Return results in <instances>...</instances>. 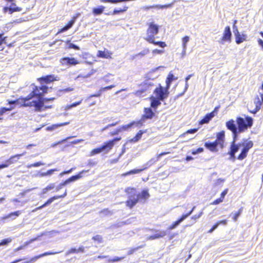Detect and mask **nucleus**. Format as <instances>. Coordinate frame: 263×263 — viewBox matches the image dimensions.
<instances>
[{
    "label": "nucleus",
    "mask_w": 263,
    "mask_h": 263,
    "mask_svg": "<svg viewBox=\"0 0 263 263\" xmlns=\"http://www.w3.org/2000/svg\"><path fill=\"white\" fill-rule=\"evenodd\" d=\"M128 9V7L127 6H124L123 9H115L113 12V14H117L118 13H120L121 12H123L127 10Z\"/></svg>",
    "instance_id": "nucleus-48"
},
{
    "label": "nucleus",
    "mask_w": 263,
    "mask_h": 263,
    "mask_svg": "<svg viewBox=\"0 0 263 263\" xmlns=\"http://www.w3.org/2000/svg\"><path fill=\"white\" fill-rule=\"evenodd\" d=\"M80 15L79 13H78L76 14L74 16H73L71 19V21H70L67 24V30L70 29L73 25L74 24L77 18L79 17Z\"/></svg>",
    "instance_id": "nucleus-37"
},
{
    "label": "nucleus",
    "mask_w": 263,
    "mask_h": 263,
    "mask_svg": "<svg viewBox=\"0 0 263 263\" xmlns=\"http://www.w3.org/2000/svg\"><path fill=\"white\" fill-rule=\"evenodd\" d=\"M25 153V152L22 154H16L10 156L8 159L5 160L4 163L0 164V170L8 167L10 165L16 163Z\"/></svg>",
    "instance_id": "nucleus-8"
},
{
    "label": "nucleus",
    "mask_w": 263,
    "mask_h": 263,
    "mask_svg": "<svg viewBox=\"0 0 263 263\" xmlns=\"http://www.w3.org/2000/svg\"><path fill=\"white\" fill-rule=\"evenodd\" d=\"M71 137H67V146L72 144H77L79 143L80 142L82 141V140H71Z\"/></svg>",
    "instance_id": "nucleus-42"
},
{
    "label": "nucleus",
    "mask_w": 263,
    "mask_h": 263,
    "mask_svg": "<svg viewBox=\"0 0 263 263\" xmlns=\"http://www.w3.org/2000/svg\"><path fill=\"white\" fill-rule=\"evenodd\" d=\"M150 99L151 101V106L153 108H156L161 104L160 101H161L155 97H151Z\"/></svg>",
    "instance_id": "nucleus-30"
},
{
    "label": "nucleus",
    "mask_w": 263,
    "mask_h": 263,
    "mask_svg": "<svg viewBox=\"0 0 263 263\" xmlns=\"http://www.w3.org/2000/svg\"><path fill=\"white\" fill-rule=\"evenodd\" d=\"M105 9L103 6H100L98 8H94L92 10V13L95 15H100L102 14Z\"/></svg>",
    "instance_id": "nucleus-34"
},
{
    "label": "nucleus",
    "mask_w": 263,
    "mask_h": 263,
    "mask_svg": "<svg viewBox=\"0 0 263 263\" xmlns=\"http://www.w3.org/2000/svg\"><path fill=\"white\" fill-rule=\"evenodd\" d=\"M238 37H239L238 39H239V40L242 41V43L243 41L246 40L247 36L246 34H240V36Z\"/></svg>",
    "instance_id": "nucleus-63"
},
{
    "label": "nucleus",
    "mask_w": 263,
    "mask_h": 263,
    "mask_svg": "<svg viewBox=\"0 0 263 263\" xmlns=\"http://www.w3.org/2000/svg\"><path fill=\"white\" fill-rule=\"evenodd\" d=\"M215 116L214 111L205 115V116L200 121V124L208 123Z\"/></svg>",
    "instance_id": "nucleus-25"
},
{
    "label": "nucleus",
    "mask_w": 263,
    "mask_h": 263,
    "mask_svg": "<svg viewBox=\"0 0 263 263\" xmlns=\"http://www.w3.org/2000/svg\"><path fill=\"white\" fill-rule=\"evenodd\" d=\"M159 26L153 22L151 23L146 31V36L144 38L148 42H152L153 37L158 34Z\"/></svg>",
    "instance_id": "nucleus-5"
},
{
    "label": "nucleus",
    "mask_w": 263,
    "mask_h": 263,
    "mask_svg": "<svg viewBox=\"0 0 263 263\" xmlns=\"http://www.w3.org/2000/svg\"><path fill=\"white\" fill-rule=\"evenodd\" d=\"M253 146V143L252 141L247 142V140H244L243 142H242L241 146L243 147L241 149L240 154L238 155L237 159L239 160H242L247 156L248 153L250 148Z\"/></svg>",
    "instance_id": "nucleus-7"
},
{
    "label": "nucleus",
    "mask_w": 263,
    "mask_h": 263,
    "mask_svg": "<svg viewBox=\"0 0 263 263\" xmlns=\"http://www.w3.org/2000/svg\"><path fill=\"white\" fill-rule=\"evenodd\" d=\"M155 114L151 108H144V114L142 116L141 119L138 121V124L141 127L143 126L146 119H151L154 116Z\"/></svg>",
    "instance_id": "nucleus-11"
},
{
    "label": "nucleus",
    "mask_w": 263,
    "mask_h": 263,
    "mask_svg": "<svg viewBox=\"0 0 263 263\" xmlns=\"http://www.w3.org/2000/svg\"><path fill=\"white\" fill-rule=\"evenodd\" d=\"M237 125V132L242 133L248 128L251 127L253 123V119L252 117H246L245 119L241 117H238L236 119Z\"/></svg>",
    "instance_id": "nucleus-3"
},
{
    "label": "nucleus",
    "mask_w": 263,
    "mask_h": 263,
    "mask_svg": "<svg viewBox=\"0 0 263 263\" xmlns=\"http://www.w3.org/2000/svg\"><path fill=\"white\" fill-rule=\"evenodd\" d=\"M149 52V50L148 48L144 49L140 52L133 56V59H134L137 57H143L145 55L147 54Z\"/></svg>",
    "instance_id": "nucleus-36"
},
{
    "label": "nucleus",
    "mask_w": 263,
    "mask_h": 263,
    "mask_svg": "<svg viewBox=\"0 0 263 263\" xmlns=\"http://www.w3.org/2000/svg\"><path fill=\"white\" fill-rule=\"evenodd\" d=\"M87 171H82L79 174L71 176L67 179V184L72 182H74L82 177V175L84 173H86Z\"/></svg>",
    "instance_id": "nucleus-26"
},
{
    "label": "nucleus",
    "mask_w": 263,
    "mask_h": 263,
    "mask_svg": "<svg viewBox=\"0 0 263 263\" xmlns=\"http://www.w3.org/2000/svg\"><path fill=\"white\" fill-rule=\"evenodd\" d=\"M203 152V148H202V147H199L198 148H197V149L196 150H193L192 152V154L193 155H196L197 154H199V153H201L202 152Z\"/></svg>",
    "instance_id": "nucleus-56"
},
{
    "label": "nucleus",
    "mask_w": 263,
    "mask_h": 263,
    "mask_svg": "<svg viewBox=\"0 0 263 263\" xmlns=\"http://www.w3.org/2000/svg\"><path fill=\"white\" fill-rule=\"evenodd\" d=\"M158 161V159H155V158L151 159L148 162L146 163V164L145 165V166L143 168L141 169H134L133 170H131L129 172H127L126 173H123L122 174V176L125 177L128 175H134L136 174H138L143 170H144L145 168L148 167L151 165H152L153 164L155 163L156 161Z\"/></svg>",
    "instance_id": "nucleus-10"
},
{
    "label": "nucleus",
    "mask_w": 263,
    "mask_h": 263,
    "mask_svg": "<svg viewBox=\"0 0 263 263\" xmlns=\"http://www.w3.org/2000/svg\"><path fill=\"white\" fill-rule=\"evenodd\" d=\"M190 40L189 36H185L182 39V46L183 48H187V44Z\"/></svg>",
    "instance_id": "nucleus-43"
},
{
    "label": "nucleus",
    "mask_w": 263,
    "mask_h": 263,
    "mask_svg": "<svg viewBox=\"0 0 263 263\" xmlns=\"http://www.w3.org/2000/svg\"><path fill=\"white\" fill-rule=\"evenodd\" d=\"M59 80L57 76L54 74H49L38 78L37 81L42 85L48 84L53 82L58 81Z\"/></svg>",
    "instance_id": "nucleus-9"
},
{
    "label": "nucleus",
    "mask_w": 263,
    "mask_h": 263,
    "mask_svg": "<svg viewBox=\"0 0 263 263\" xmlns=\"http://www.w3.org/2000/svg\"><path fill=\"white\" fill-rule=\"evenodd\" d=\"M149 195L147 191L146 190H143L141 192V194H138V197L139 198V200L140 199H147L149 197Z\"/></svg>",
    "instance_id": "nucleus-38"
},
{
    "label": "nucleus",
    "mask_w": 263,
    "mask_h": 263,
    "mask_svg": "<svg viewBox=\"0 0 263 263\" xmlns=\"http://www.w3.org/2000/svg\"><path fill=\"white\" fill-rule=\"evenodd\" d=\"M177 79V77H175L173 73H172L171 72H170L167 78H166V87H167V89H169L170 87V86H171V84L172 83V82H173V81L174 80H176Z\"/></svg>",
    "instance_id": "nucleus-28"
},
{
    "label": "nucleus",
    "mask_w": 263,
    "mask_h": 263,
    "mask_svg": "<svg viewBox=\"0 0 263 263\" xmlns=\"http://www.w3.org/2000/svg\"><path fill=\"white\" fill-rule=\"evenodd\" d=\"M54 185L53 184H50L44 188L43 190V193H46L48 191L52 190L54 188Z\"/></svg>",
    "instance_id": "nucleus-50"
},
{
    "label": "nucleus",
    "mask_w": 263,
    "mask_h": 263,
    "mask_svg": "<svg viewBox=\"0 0 263 263\" xmlns=\"http://www.w3.org/2000/svg\"><path fill=\"white\" fill-rule=\"evenodd\" d=\"M4 12H9L10 14H12L14 12H19L22 10V8L16 6V4L13 2L11 3L10 7H5L3 8Z\"/></svg>",
    "instance_id": "nucleus-16"
},
{
    "label": "nucleus",
    "mask_w": 263,
    "mask_h": 263,
    "mask_svg": "<svg viewBox=\"0 0 263 263\" xmlns=\"http://www.w3.org/2000/svg\"><path fill=\"white\" fill-rule=\"evenodd\" d=\"M146 132V130L143 131L140 130L136 134V135L132 139L128 140L129 142L136 143L138 142L142 137V135Z\"/></svg>",
    "instance_id": "nucleus-27"
},
{
    "label": "nucleus",
    "mask_w": 263,
    "mask_h": 263,
    "mask_svg": "<svg viewBox=\"0 0 263 263\" xmlns=\"http://www.w3.org/2000/svg\"><path fill=\"white\" fill-rule=\"evenodd\" d=\"M98 56L100 58L108 59L110 57V53L108 51H101L98 52Z\"/></svg>",
    "instance_id": "nucleus-35"
},
{
    "label": "nucleus",
    "mask_w": 263,
    "mask_h": 263,
    "mask_svg": "<svg viewBox=\"0 0 263 263\" xmlns=\"http://www.w3.org/2000/svg\"><path fill=\"white\" fill-rule=\"evenodd\" d=\"M11 241V239L10 238L3 239L0 242V246L7 245Z\"/></svg>",
    "instance_id": "nucleus-49"
},
{
    "label": "nucleus",
    "mask_w": 263,
    "mask_h": 263,
    "mask_svg": "<svg viewBox=\"0 0 263 263\" xmlns=\"http://www.w3.org/2000/svg\"><path fill=\"white\" fill-rule=\"evenodd\" d=\"M92 239L95 241H98L99 243L102 242V237L99 235H96L92 237Z\"/></svg>",
    "instance_id": "nucleus-55"
},
{
    "label": "nucleus",
    "mask_w": 263,
    "mask_h": 263,
    "mask_svg": "<svg viewBox=\"0 0 263 263\" xmlns=\"http://www.w3.org/2000/svg\"><path fill=\"white\" fill-rule=\"evenodd\" d=\"M228 154L230 156V157L229 158V159L230 160L232 161L233 162H234L235 161V160H236L235 154L230 153V152H228Z\"/></svg>",
    "instance_id": "nucleus-59"
},
{
    "label": "nucleus",
    "mask_w": 263,
    "mask_h": 263,
    "mask_svg": "<svg viewBox=\"0 0 263 263\" xmlns=\"http://www.w3.org/2000/svg\"><path fill=\"white\" fill-rule=\"evenodd\" d=\"M26 99V97H20L14 100H8L7 102L9 104H18L20 107H29L31 104H30V102L27 101Z\"/></svg>",
    "instance_id": "nucleus-13"
},
{
    "label": "nucleus",
    "mask_w": 263,
    "mask_h": 263,
    "mask_svg": "<svg viewBox=\"0 0 263 263\" xmlns=\"http://www.w3.org/2000/svg\"><path fill=\"white\" fill-rule=\"evenodd\" d=\"M167 87H163L159 84V87H156L154 90V93L155 95V98L163 101L168 96L169 91Z\"/></svg>",
    "instance_id": "nucleus-6"
},
{
    "label": "nucleus",
    "mask_w": 263,
    "mask_h": 263,
    "mask_svg": "<svg viewBox=\"0 0 263 263\" xmlns=\"http://www.w3.org/2000/svg\"><path fill=\"white\" fill-rule=\"evenodd\" d=\"M61 197H63V196H53L50 198H49L43 204H42V205L39 206V207H37L36 208H35L34 210H33L32 211L34 212V211H36L37 210H40L44 207H45L46 206L48 205H49L50 203H51L55 199H58L59 198Z\"/></svg>",
    "instance_id": "nucleus-20"
},
{
    "label": "nucleus",
    "mask_w": 263,
    "mask_h": 263,
    "mask_svg": "<svg viewBox=\"0 0 263 263\" xmlns=\"http://www.w3.org/2000/svg\"><path fill=\"white\" fill-rule=\"evenodd\" d=\"M67 48L80 50L79 47L73 43H70L69 41H67Z\"/></svg>",
    "instance_id": "nucleus-45"
},
{
    "label": "nucleus",
    "mask_w": 263,
    "mask_h": 263,
    "mask_svg": "<svg viewBox=\"0 0 263 263\" xmlns=\"http://www.w3.org/2000/svg\"><path fill=\"white\" fill-rule=\"evenodd\" d=\"M81 103V101H79L78 102L74 103L71 105H67V110L71 109L72 107H76L79 105H80Z\"/></svg>",
    "instance_id": "nucleus-53"
},
{
    "label": "nucleus",
    "mask_w": 263,
    "mask_h": 263,
    "mask_svg": "<svg viewBox=\"0 0 263 263\" xmlns=\"http://www.w3.org/2000/svg\"><path fill=\"white\" fill-rule=\"evenodd\" d=\"M219 226L218 224L217 223H216L213 227L209 231V233H212L215 229H216Z\"/></svg>",
    "instance_id": "nucleus-62"
},
{
    "label": "nucleus",
    "mask_w": 263,
    "mask_h": 263,
    "mask_svg": "<svg viewBox=\"0 0 263 263\" xmlns=\"http://www.w3.org/2000/svg\"><path fill=\"white\" fill-rule=\"evenodd\" d=\"M155 37H153L152 42H149V43H151V44H153L155 45H158L159 47H162V48H164L166 46L165 42H161V41L156 42L155 41Z\"/></svg>",
    "instance_id": "nucleus-40"
},
{
    "label": "nucleus",
    "mask_w": 263,
    "mask_h": 263,
    "mask_svg": "<svg viewBox=\"0 0 263 263\" xmlns=\"http://www.w3.org/2000/svg\"><path fill=\"white\" fill-rule=\"evenodd\" d=\"M205 147L209 149L210 151L213 152H217L218 150L217 147L219 146V144L215 141L213 142H206L204 143Z\"/></svg>",
    "instance_id": "nucleus-18"
},
{
    "label": "nucleus",
    "mask_w": 263,
    "mask_h": 263,
    "mask_svg": "<svg viewBox=\"0 0 263 263\" xmlns=\"http://www.w3.org/2000/svg\"><path fill=\"white\" fill-rule=\"evenodd\" d=\"M233 133V139L232 142H234V143H236V141L238 139V134L240 133H241V132H238L237 131H235L232 132Z\"/></svg>",
    "instance_id": "nucleus-51"
},
{
    "label": "nucleus",
    "mask_w": 263,
    "mask_h": 263,
    "mask_svg": "<svg viewBox=\"0 0 263 263\" xmlns=\"http://www.w3.org/2000/svg\"><path fill=\"white\" fill-rule=\"evenodd\" d=\"M133 126L140 127V125L138 124V121H133L127 125H123L120 127L119 128L120 130H121V132L122 131L127 130L128 129L132 127Z\"/></svg>",
    "instance_id": "nucleus-22"
},
{
    "label": "nucleus",
    "mask_w": 263,
    "mask_h": 263,
    "mask_svg": "<svg viewBox=\"0 0 263 263\" xmlns=\"http://www.w3.org/2000/svg\"><path fill=\"white\" fill-rule=\"evenodd\" d=\"M84 249V248L83 247H79L78 249L72 248L68 252H67V255L70 253H78L79 252H83Z\"/></svg>",
    "instance_id": "nucleus-39"
},
{
    "label": "nucleus",
    "mask_w": 263,
    "mask_h": 263,
    "mask_svg": "<svg viewBox=\"0 0 263 263\" xmlns=\"http://www.w3.org/2000/svg\"><path fill=\"white\" fill-rule=\"evenodd\" d=\"M233 32L235 36V37H236V43L237 44H239L241 43L242 41L239 40V39H238L239 37H238V36H240V33L238 31V29H236L235 30H233Z\"/></svg>",
    "instance_id": "nucleus-44"
},
{
    "label": "nucleus",
    "mask_w": 263,
    "mask_h": 263,
    "mask_svg": "<svg viewBox=\"0 0 263 263\" xmlns=\"http://www.w3.org/2000/svg\"><path fill=\"white\" fill-rule=\"evenodd\" d=\"M44 164L41 162H36L34 163L30 164L27 165V168H31L32 167H38L41 165H43Z\"/></svg>",
    "instance_id": "nucleus-46"
},
{
    "label": "nucleus",
    "mask_w": 263,
    "mask_h": 263,
    "mask_svg": "<svg viewBox=\"0 0 263 263\" xmlns=\"http://www.w3.org/2000/svg\"><path fill=\"white\" fill-rule=\"evenodd\" d=\"M164 51L163 50H159V49H154L153 50V53L154 54H161L163 53Z\"/></svg>",
    "instance_id": "nucleus-64"
},
{
    "label": "nucleus",
    "mask_w": 263,
    "mask_h": 263,
    "mask_svg": "<svg viewBox=\"0 0 263 263\" xmlns=\"http://www.w3.org/2000/svg\"><path fill=\"white\" fill-rule=\"evenodd\" d=\"M124 258H125L124 256L121 257L116 256V257H115L113 259H109V262L119 261H120L122 259H124Z\"/></svg>",
    "instance_id": "nucleus-57"
},
{
    "label": "nucleus",
    "mask_w": 263,
    "mask_h": 263,
    "mask_svg": "<svg viewBox=\"0 0 263 263\" xmlns=\"http://www.w3.org/2000/svg\"><path fill=\"white\" fill-rule=\"evenodd\" d=\"M56 253H57L56 252H46L43 253L39 254L37 255H35V256L31 257L28 260L25 261L24 263H33V262H35L37 259H38L41 257H43L45 256L54 255Z\"/></svg>",
    "instance_id": "nucleus-17"
},
{
    "label": "nucleus",
    "mask_w": 263,
    "mask_h": 263,
    "mask_svg": "<svg viewBox=\"0 0 263 263\" xmlns=\"http://www.w3.org/2000/svg\"><path fill=\"white\" fill-rule=\"evenodd\" d=\"M6 37L4 36V33H0V46L5 43Z\"/></svg>",
    "instance_id": "nucleus-54"
},
{
    "label": "nucleus",
    "mask_w": 263,
    "mask_h": 263,
    "mask_svg": "<svg viewBox=\"0 0 263 263\" xmlns=\"http://www.w3.org/2000/svg\"><path fill=\"white\" fill-rule=\"evenodd\" d=\"M219 226L218 224L217 223H216L213 227L209 231V233H212L215 229H216Z\"/></svg>",
    "instance_id": "nucleus-61"
},
{
    "label": "nucleus",
    "mask_w": 263,
    "mask_h": 263,
    "mask_svg": "<svg viewBox=\"0 0 263 263\" xmlns=\"http://www.w3.org/2000/svg\"><path fill=\"white\" fill-rule=\"evenodd\" d=\"M172 5H173V3L167 4V5H154V6L146 7L145 9H149L152 8H159V9H164V8L166 9V8H171L172 7Z\"/></svg>",
    "instance_id": "nucleus-33"
},
{
    "label": "nucleus",
    "mask_w": 263,
    "mask_h": 263,
    "mask_svg": "<svg viewBox=\"0 0 263 263\" xmlns=\"http://www.w3.org/2000/svg\"><path fill=\"white\" fill-rule=\"evenodd\" d=\"M154 84L152 80H146L141 84V90L137 92V94L142 93L152 90Z\"/></svg>",
    "instance_id": "nucleus-12"
},
{
    "label": "nucleus",
    "mask_w": 263,
    "mask_h": 263,
    "mask_svg": "<svg viewBox=\"0 0 263 263\" xmlns=\"http://www.w3.org/2000/svg\"><path fill=\"white\" fill-rule=\"evenodd\" d=\"M121 139V137L116 138L112 140H110L108 142L105 143L103 145H102L100 147L93 149L90 152V156H91L98 154H100V153L105 151H109L112 148L114 144H115V142L120 140Z\"/></svg>",
    "instance_id": "nucleus-4"
},
{
    "label": "nucleus",
    "mask_w": 263,
    "mask_h": 263,
    "mask_svg": "<svg viewBox=\"0 0 263 263\" xmlns=\"http://www.w3.org/2000/svg\"><path fill=\"white\" fill-rule=\"evenodd\" d=\"M255 105V108L253 110H250L249 111L252 114H256L261 108L263 103V93H260L259 96H257L254 101Z\"/></svg>",
    "instance_id": "nucleus-14"
},
{
    "label": "nucleus",
    "mask_w": 263,
    "mask_h": 263,
    "mask_svg": "<svg viewBox=\"0 0 263 263\" xmlns=\"http://www.w3.org/2000/svg\"><path fill=\"white\" fill-rule=\"evenodd\" d=\"M48 87L46 85L40 86H34L31 91L26 96L27 101L30 102L31 105L29 107H34L35 110L41 111L43 109L51 108V105H45V104L48 101H52L55 98H44L43 96L47 93Z\"/></svg>",
    "instance_id": "nucleus-1"
},
{
    "label": "nucleus",
    "mask_w": 263,
    "mask_h": 263,
    "mask_svg": "<svg viewBox=\"0 0 263 263\" xmlns=\"http://www.w3.org/2000/svg\"><path fill=\"white\" fill-rule=\"evenodd\" d=\"M78 64H79L78 61L74 58H70L67 57V65L69 64L71 65H75Z\"/></svg>",
    "instance_id": "nucleus-41"
},
{
    "label": "nucleus",
    "mask_w": 263,
    "mask_h": 263,
    "mask_svg": "<svg viewBox=\"0 0 263 263\" xmlns=\"http://www.w3.org/2000/svg\"><path fill=\"white\" fill-rule=\"evenodd\" d=\"M114 87H115V85H111L108 86H106V87H102L99 90V91H98V93L91 95V96H90V97L89 98L99 97H100L101 96V93H102V92L103 91H105V90H107L111 89V88H114Z\"/></svg>",
    "instance_id": "nucleus-31"
},
{
    "label": "nucleus",
    "mask_w": 263,
    "mask_h": 263,
    "mask_svg": "<svg viewBox=\"0 0 263 263\" xmlns=\"http://www.w3.org/2000/svg\"><path fill=\"white\" fill-rule=\"evenodd\" d=\"M232 33L230 26H227L223 33V36L220 41V43L223 44L225 42H230L231 41Z\"/></svg>",
    "instance_id": "nucleus-15"
},
{
    "label": "nucleus",
    "mask_w": 263,
    "mask_h": 263,
    "mask_svg": "<svg viewBox=\"0 0 263 263\" xmlns=\"http://www.w3.org/2000/svg\"><path fill=\"white\" fill-rule=\"evenodd\" d=\"M21 214V211H17L15 212H11L8 215H5V216L1 218L2 220H4L9 218H10L12 216H14L15 217H13L12 219H14L16 217H18Z\"/></svg>",
    "instance_id": "nucleus-32"
},
{
    "label": "nucleus",
    "mask_w": 263,
    "mask_h": 263,
    "mask_svg": "<svg viewBox=\"0 0 263 263\" xmlns=\"http://www.w3.org/2000/svg\"><path fill=\"white\" fill-rule=\"evenodd\" d=\"M167 234L166 232L165 231H156V233L153 235L149 236L147 238L148 240H154L163 237Z\"/></svg>",
    "instance_id": "nucleus-19"
},
{
    "label": "nucleus",
    "mask_w": 263,
    "mask_h": 263,
    "mask_svg": "<svg viewBox=\"0 0 263 263\" xmlns=\"http://www.w3.org/2000/svg\"><path fill=\"white\" fill-rule=\"evenodd\" d=\"M193 76V74H189V76H187L185 79V88H184V91L183 92H185L187 89H188V87H189V84H188V81L191 79V78ZM184 93H183L182 94H183Z\"/></svg>",
    "instance_id": "nucleus-47"
},
{
    "label": "nucleus",
    "mask_w": 263,
    "mask_h": 263,
    "mask_svg": "<svg viewBox=\"0 0 263 263\" xmlns=\"http://www.w3.org/2000/svg\"><path fill=\"white\" fill-rule=\"evenodd\" d=\"M226 125L227 128L232 132L237 131V127L235 121L233 119L227 121Z\"/></svg>",
    "instance_id": "nucleus-23"
},
{
    "label": "nucleus",
    "mask_w": 263,
    "mask_h": 263,
    "mask_svg": "<svg viewBox=\"0 0 263 263\" xmlns=\"http://www.w3.org/2000/svg\"><path fill=\"white\" fill-rule=\"evenodd\" d=\"M224 132L221 131L217 134V139L215 140L216 142L219 144V146L220 148H223V142L224 139Z\"/></svg>",
    "instance_id": "nucleus-21"
},
{
    "label": "nucleus",
    "mask_w": 263,
    "mask_h": 263,
    "mask_svg": "<svg viewBox=\"0 0 263 263\" xmlns=\"http://www.w3.org/2000/svg\"><path fill=\"white\" fill-rule=\"evenodd\" d=\"M186 218V216L185 215H182V216L176 221L174 222L171 226H170L168 229L171 230L176 228L181 222Z\"/></svg>",
    "instance_id": "nucleus-29"
},
{
    "label": "nucleus",
    "mask_w": 263,
    "mask_h": 263,
    "mask_svg": "<svg viewBox=\"0 0 263 263\" xmlns=\"http://www.w3.org/2000/svg\"><path fill=\"white\" fill-rule=\"evenodd\" d=\"M125 192L128 195V200L126 202V205L130 209L135 206L139 201L136 189L134 187H128L125 189Z\"/></svg>",
    "instance_id": "nucleus-2"
},
{
    "label": "nucleus",
    "mask_w": 263,
    "mask_h": 263,
    "mask_svg": "<svg viewBox=\"0 0 263 263\" xmlns=\"http://www.w3.org/2000/svg\"><path fill=\"white\" fill-rule=\"evenodd\" d=\"M198 130V128H193L188 130L186 133L183 134L181 135V137H184L186 134H194L197 132Z\"/></svg>",
    "instance_id": "nucleus-52"
},
{
    "label": "nucleus",
    "mask_w": 263,
    "mask_h": 263,
    "mask_svg": "<svg viewBox=\"0 0 263 263\" xmlns=\"http://www.w3.org/2000/svg\"><path fill=\"white\" fill-rule=\"evenodd\" d=\"M223 201V199H222V198H219L218 199H217L216 200H214L213 203H212V204H218L220 203H221V202H222Z\"/></svg>",
    "instance_id": "nucleus-60"
},
{
    "label": "nucleus",
    "mask_w": 263,
    "mask_h": 263,
    "mask_svg": "<svg viewBox=\"0 0 263 263\" xmlns=\"http://www.w3.org/2000/svg\"><path fill=\"white\" fill-rule=\"evenodd\" d=\"M242 145V143H239L236 144V143H234V142H232L230 145V153H234L236 154L239 149L240 146Z\"/></svg>",
    "instance_id": "nucleus-24"
},
{
    "label": "nucleus",
    "mask_w": 263,
    "mask_h": 263,
    "mask_svg": "<svg viewBox=\"0 0 263 263\" xmlns=\"http://www.w3.org/2000/svg\"><path fill=\"white\" fill-rule=\"evenodd\" d=\"M65 124H66V123H62L60 124H53L51 126L48 127L47 128L48 129H53L60 126L64 125Z\"/></svg>",
    "instance_id": "nucleus-58"
}]
</instances>
